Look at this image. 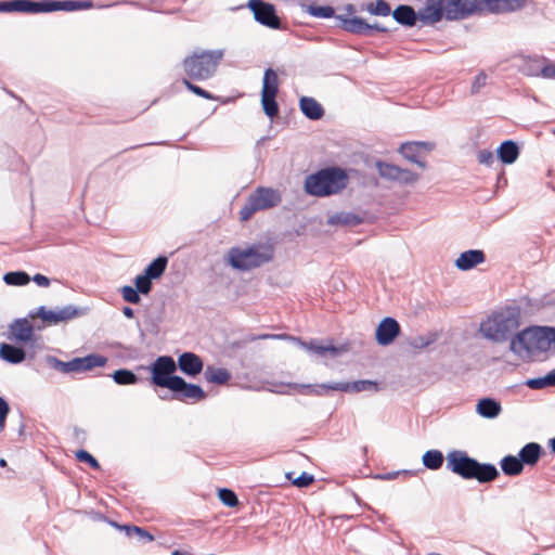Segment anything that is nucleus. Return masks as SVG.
Returning <instances> with one entry per match:
<instances>
[{"mask_svg":"<svg viewBox=\"0 0 555 555\" xmlns=\"http://www.w3.org/2000/svg\"><path fill=\"white\" fill-rule=\"evenodd\" d=\"M444 13L448 20H461L477 12L495 14L521 10L526 0H427Z\"/></svg>","mask_w":555,"mask_h":555,"instance_id":"nucleus-1","label":"nucleus"},{"mask_svg":"<svg viewBox=\"0 0 555 555\" xmlns=\"http://www.w3.org/2000/svg\"><path fill=\"white\" fill-rule=\"evenodd\" d=\"M520 325V309L505 306L494 310L479 325L481 336L492 343L502 344L511 340Z\"/></svg>","mask_w":555,"mask_h":555,"instance_id":"nucleus-2","label":"nucleus"},{"mask_svg":"<svg viewBox=\"0 0 555 555\" xmlns=\"http://www.w3.org/2000/svg\"><path fill=\"white\" fill-rule=\"evenodd\" d=\"M447 468L463 479H476L480 483L491 482L500 475L493 464L479 463L462 450H453L447 454Z\"/></svg>","mask_w":555,"mask_h":555,"instance_id":"nucleus-3","label":"nucleus"},{"mask_svg":"<svg viewBox=\"0 0 555 555\" xmlns=\"http://www.w3.org/2000/svg\"><path fill=\"white\" fill-rule=\"evenodd\" d=\"M274 253V246L270 243H254L244 247H231L227 253L225 260L233 269L250 271L271 262Z\"/></svg>","mask_w":555,"mask_h":555,"instance_id":"nucleus-4","label":"nucleus"},{"mask_svg":"<svg viewBox=\"0 0 555 555\" xmlns=\"http://www.w3.org/2000/svg\"><path fill=\"white\" fill-rule=\"evenodd\" d=\"M348 176L338 167L321 169L306 177L304 189L311 196L326 197L347 188Z\"/></svg>","mask_w":555,"mask_h":555,"instance_id":"nucleus-5","label":"nucleus"},{"mask_svg":"<svg viewBox=\"0 0 555 555\" xmlns=\"http://www.w3.org/2000/svg\"><path fill=\"white\" fill-rule=\"evenodd\" d=\"M546 327L532 326L517 333L509 343V350L518 356L547 351Z\"/></svg>","mask_w":555,"mask_h":555,"instance_id":"nucleus-6","label":"nucleus"},{"mask_svg":"<svg viewBox=\"0 0 555 555\" xmlns=\"http://www.w3.org/2000/svg\"><path fill=\"white\" fill-rule=\"evenodd\" d=\"M288 387L296 389L299 393L308 396H324L328 390L343 391V392H362V391H376L377 384L372 380H357V382H338L327 384H288Z\"/></svg>","mask_w":555,"mask_h":555,"instance_id":"nucleus-7","label":"nucleus"},{"mask_svg":"<svg viewBox=\"0 0 555 555\" xmlns=\"http://www.w3.org/2000/svg\"><path fill=\"white\" fill-rule=\"evenodd\" d=\"M223 57V50L203 51L194 53L183 62L184 70L189 77L196 80L210 78Z\"/></svg>","mask_w":555,"mask_h":555,"instance_id":"nucleus-8","label":"nucleus"},{"mask_svg":"<svg viewBox=\"0 0 555 555\" xmlns=\"http://www.w3.org/2000/svg\"><path fill=\"white\" fill-rule=\"evenodd\" d=\"M282 196L278 190L272 188L259 186L246 199L240 210L242 221L249 220L253 215L260 210H266L278 206Z\"/></svg>","mask_w":555,"mask_h":555,"instance_id":"nucleus-9","label":"nucleus"},{"mask_svg":"<svg viewBox=\"0 0 555 555\" xmlns=\"http://www.w3.org/2000/svg\"><path fill=\"white\" fill-rule=\"evenodd\" d=\"M151 383L157 387L171 389L178 383L177 363L170 356H159L149 367Z\"/></svg>","mask_w":555,"mask_h":555,"instance_id":"nucleus-10","label":"nucleus"},{"mask_svg":"<svg viewBox=\"0 0 555 555\" xmlns=\"http://www.w3.org/2000/svg\"><path fill=\"white\" fill-rule=\"evenodd\" d=\"M82 314V310L76 308L73 305L57 307L55 309H47L44 306H40L37 310L30 311L28 318H39L42 323L47 326L56 325L61 322H67Z\"/></svg>","mask_w":555,"mask_h":555,"instance_id":"nucleus-11","label":"nucleus"},{"mask_svg":"<svg viewBox=\"0 0 555 555\" xmlns=\"http://www.w3.org/2000/svg\"><path fill=\"white\" fill-rule=\"evenodd\" d=\"M337 20L340 21V27L351 34L360 36H370L373 31L387 33L388 28L379 24H369L361 17L357 16H344L337 15Z\"/></svg>","mask_w":555,"mask_h":555,"instance_id":"nucleus-12","label":"nucleus"},{"mask_svg":"<svg viewBox=\"0 0 555 555\" xmlns=\"http://www.w3.org/2000/svg\"><path fill=\"white\" fill-rule=\"evenodd\" d=\"M376 168L379 176L389 181L399 182L401 184H412L418 180V175L411 170L386 162H377Z\"/></svg>","mask_w":555,"mask_h":555,"instance_id":"nucleus-13","label":"nucleus"},{"mask_svg":"<svg viewBox=\"0 0 555 555\" xmlns=\"http://www.w3.org/2000/svg\"><path fill=\"white\" fill-rule=\"evenodd\" d=\"M253 11L255 20L272 29H279L281 26L280 18L275 14L274 5L262 0H250L248 3Z\"/></svg>","mask_w":555,"mask_h":555,"instance_id":"nucleus-14","label":"nucleus"},{"mask_svg":"<svg viewBox=\"0 0 555 555\" xmlns=\"http://www.w3.org/2000/svg\"><path fill=\"white\" fill-rule=\"evenodd\" d=\"M259 339H289L297 345H299L301 348L311 351L319 356H325L326 353H331L332 356H336L338 353V348H336L333 345H321L318 341H310L306 343L302 341L300 338H296L293 336H289L287 334H263L258 336Z\"/></svg>","mask_w":555,"mask_h":555,"instance_id":"nucleus-15","label":"nucleus"},{"mask_svg":"<svg viewBox=\"0 0 555 555\" xmlns=\"http://www.w3.org/2000/svg\"><path fill=\"white\" fill-rule=\"evenodd\" d=\"M170 390L173 392V398L180 401H201L206 398V393L201 386L189 384L181 376L178 377V383Z\"/></svg>","mask_w":555,"mask_h":555,"instance_id":"nucleus-16","label":"nucleus"},{"mask_svg":"<svg viewBox=\"0 0 555 555\" xmlns=\"http://www.w3.org/2000/svg\"><path fill=\"white\" fill-rule=\"evenodd\" d=\"M433 149L431 143L427 142H406L401 144L399 152L402 156L411 163L416 164L421 168L426 167L425 160H423L421 156V152L426 150L430 151Z\"/></svg>","mask_w":555,"mask_h":555,"instance_id":"nucleus-17","label":"nucleus"},{"mask_svg":"<svg viewBox=\"0 0 555 555\" xmlns=\"http://www.w3.org/2000/svg\"><path fill=\"white\" fill-rule=\"evenodd\" d=\"M400 333L399 323L392 318H385L376 328V340L380 346H388Z\"/></svg>","mask_w":555,"mask_h":555,"instance_id":"nucleus-18","label":"nucleus"},{"mask_svg":"<svg viewBox=\"0 0 555 555\" xmlns=\"http://www.w3.org/2000/svg\"><path fill=\"white\" fill-rule=\"evenodd\" d=\"M176 363L177 369L179 367L183 374L192 377L198 375L204 367L201 357L190 351L180 354Z\"/></svg>","mask_w":555,"mask_h":555,"instance_id":"nucleus-19","label":"nucleus"},{"mask_svg":"<svg viewBox=\"0 0 555 555\" xmlns=\"http://www.w3.org/2000/svg\"><path fill=\"white\" fill-rule=\"evenodd\" d=\"M34 336V326L27 318L16 319L9 326L10 339L21 343H28L33 340Z\"/></svg>","mask_w":555,"mask_h":555,"instance_id":"nucleus-20","label":"nucleus"},{"mask_svg":"<svg viewBox=\"0 0 555 555\" xmlns=\"http://www.w3.org/2000/svg\"><path fill=\"white\" fill-rule=\"evenodd\" d=\"M544 56L520 55L517 57V70L527 77H540Z\"/></svg>","mask_w":555,"mask_h":555,"instance_id":"nucleus-21","label":"nucleus"},{"mask_svg":"<svg viewBox=\"0 0 555 555\" xmlns=\"http://www.w3.org/2000/svg\"><path fill=\"white\" fill-rule=\"evenodd\" d=\"M0 12L41 13V1L11 0L0 2Z\"/></svg>","mask_w":555,"mask_h":555,"instance_id":"nucleus-22","label":"nucleus"},{"mask_svg":"<svg viewBox=\"0 0 555 555\" xmlns=\"http://www.w3.org/2000/svg\"><path fill=\"white\" fill-rule=\"evenodd\" d=\"M486 255L480 249H469L461 253L459 258L455 260V266L462 271H468L476 266L485 262Z\"/></svg>","mask_w":555,"mask_h":555,"instance_id":"nucleus-23","label":"nucleus"},{"mask_svg":"<svg viewBox=\"0 0 555 555\" xmlns=\"http://www.w3.org/2000/svg\"><path fill=\"white\" fill-rule=\"evenodd\" d=\"M301 113L311 120H319L324 116L323 106L313 98L301 96L299 100Z\"/></svg>","mask_w":555,"mask_h":555,"instance_id":"nucleus-24","label":"nucleus"},{"mask_svg":"<svg viewBox=\"0 0 555 555\" xmlns=\"http://www.w3.org/2000/svg\"><path fill=\"white\" fill-rule=\"evenodd\" d=\"M542 454V447L537 442H529L525 444L519 453L518 457L522 462V465L533 466L538 463Z\"/></svg>","mask_w":555,"mask_h":555,"instance_id":"nucleus-25","label":"nucleus"},{"mask_svg":"<svg viewBox=\"0 0 555 555\" xmlns=\"http://www.w3.org/2000/svg\"><path fill=\"white\" fill-rule=\"evenodd\" d=\"M391 14L393 20L401 25L412 27L416 24L417 14L410 5L401 4Z\"/></svg>","mask_w":555,"mask_h":555,"instance_id":"nucleus-26","label":"nucleus"},{"mask_svg":"<svg viewBox=\"0 0 555 555\" xmlns=\"http://www.w3.org/2000/svg\"><path fill=\"white\" fill-rule=\"evenodd\" d=\"M78 0H65V1H53L43 0L41 1V13L54 12V11H66L73 12L79 10Z\"/></svg>","mask_w":555,"mask_h":555,"instance_id":"nucleus-27","label":"nucleus"},{"mask_svg":"<svg viewBox=\"0 0 555 555\" xmlns=\"http://www.w3.org/2000/svg\"><path fill=\"white\" fill-rule=\"evenodd\" d=\"M476 410L482 417L494 418L501 413L502 406L500 402L494 399L483 398L478 401Z\"/></svg>","mask_w":555,"mask_h":555,"instance_id":"nucleus-28","label":"nucleus"},{"mask_svg":"<svg viewBox=\"0 0 555 555\" xmlns=\"http://www.w3.org/2000/svg\"><path fill=\"white\" fill-rule=\"evenodd\" d=\"M519 156L518 145L512 141H504L498 149V157L504 164H513Z\"/></svg>","mask_w":555,"mask_h":555,"instance_id":"nucleus-29","label":"nucleus"},{"mask_svg":"<svg viewBox=\"0 0 555 555\" xmlns=\"http://www.w3.org/2000/svg\"><path fill=\"white\" fill-rule=\"evenodd\" d=\"M46 362L50 367L63 374L79 373L77 358L64 362L54 356H47Z\"/></svg>","mask_w":555,"mask_h":555,"instance_id":"nucleus-30","label":"nucleus"},{"mask_svg":"<svg viewBox=\"0 0 555 555\" xmlns=\"http://www.w3.org/2000/svg\"><path fill=\"white\" fill-rule=\"evenodd\" d=\"M0 358L9 363L18 364L24 361L25 351L16 346L2 344L0 346Z\"/></svg>","mask_w":555,"mask_h":555,"instance_id":"nucleus-31","label":"nucleus"},{"mask_svg":"<svg viewBox=\"0 0 555 555\" xmlns=\"http://www.w3.org/2000/svg\"><path fill=\"white\" fill-rule=\"evenodd\" d=\"M416 14L417 18H420L424 24H434L439 22L444 13L440 11V8H437L433 3H428L426 0V4Z\"/></svg>","mask_w":555,"mask_h":555,"instance_id":"nucleus-32","label":"nucleus"},{"mask_svg":"<svg viewBox=\"0 0 555 555\" xmlns=\"http://www.w3.org/2000/svg\"><path fill=\"white\" fill-rule=\"evenodd\" d=\"M79 373L91 371L94 367L104 366L107 358L101 354L91 353L86 357L77 358Z\"/></svg>","mask_w":555,"mask_h":555,"instance_id":"nucleus-33","label":"nucleus"},{"mask_svg":"<svg viewBox=\"0 0 555 555\" xmlns=\"http://www.w3.org/2000/svg\"><path fill=\"white\" fill-rule=\"evenodd\" d=\"M362 219L352 212L341 211L336 212L328 217L327 224L330 225H358Z\"/></svg>","mask_w":555,"mask_h":555,"instance_id":"nucleus-34","label":"nucleus"},{"mask_svg":"<svg viewBox=\"0 0 555 555\" xmlns=\"http://www.w3.org/2000/svg\"><path fill=\"white\" fill-rule=\"evenodd\" d=\"M501 468L507 476H518L524 470L522 462L514 455H506L501 460Z\"/></svg>","mask_w":555,"mask_h":555,"instance_id":"nucleus-35","label":"nucleus"},{"mask_svg":"<svg viewBox=\"0 0 555 555\" xmlns=\"http://www.w3.org/2000/svg\"><path fill=\"white\" fill-rule=\"evenodd\" d=\"M205 378L211 384L223 385L229 382L231 374L223 367L207 366Z\"/></svg>","mask_w":555,"mask_h":555,"instance_id":"nucleus-36","label":"nucleus"},{"mask_svg":"<svg viewBox=\"0 0 555 555\" xmlns=\"http://www.w3.org/2000/svg\"><path fill=\"white\" fill-rule=\"evenodd\" d=\"M279 91V79L272 68L264 72L261 94L276 95Z\"/></svg>","mask_w":555,"mask_h":555,"instance_id":"nucleus-37","label":"nucleus"},{"mask_svg":"<svg viewBox=\"0 0 555 555\" xmlns=\"http://www.w3.org/2000/svg\"><path fill=\"white\" fill-rule=\"evenodd\" d=\"M443 460V454L439 450H428L423 454L422 457L423 465L431 470L441 468Z\"/></svg>","mask_w":555,"mask_h":555,"instance_id":"nucleus-38","label":"nucleus"},{"mask_svg":"<svg viewBox=\"0 0 555 555\" xmlns=\"http://www.w3.org/2000/svg\"><path fill=\"white\" fill-rule=\"evenodd\" d=\"M168 259L165 256H159L153 260L144 270V274L150 279H158L166 270Z\"/></svg>","mask_w":555,"mask_h":555,"instance_id":"nucleus-39","label":"nucleus"},{"mask_svg":"<svg viewBox=\"0 0 555 555\" xmlns=\"http://www.w3.org/2000/svg\"><path fill=\"white\" fill-rule=\"evenodd\" d=\"M362 10L376 16H389L391 14L390 4L385 0H375L362 7Z\"/></svg>","mask_w":555,"mask_h":555,"instance_id":"nucleus-40","label":"nucleus"},{"mask_svg":"<svg viewBox=\"0 0 555 555\" xmlns=\"http://www.w3.org/2000/svg\"><path fill=\"white\" fill-rule=\"evenodd\" d=\"M114 382L118 385H134L138 383V376L130 370L120 369L112 375Z\"/></svg>","mask_w":555,"mask_h":555,"instance_id":"nucleus-41","label":"nucleus"},{"mask_svg":"<svg viewBox=\"0 0 555 555\" xmlns=\"http://www.w3.org/2000/svg\"><path fill=\"white\" fill-rule=\"evenodd\" d=\"M3 281L8 285L22 286L30 282V276L24 271H13L5 273Z\"/></svg>","mask_w":555,"mask_h":555,"instance_id":"nucleus-42","label":"nucleus"},{"mask_svg":"<svg viewBox=\"0 0 555 555\" xmlns=\"http://www.w3.org/2000/svg\"><path fill=\"white\" fill-rule=\"evenodd\" d=\"M276 95L261 94V104L266 115L273 118L279 113V105L275 101Z\"/></svg>","mask_w":555,"mask_h":555,"instance_id":"nucleus-43","label":"nucleus"},{"mask_svg":"<svg viewBox=\"0 0 555 555\" xmlns=\"http://www.w3.org/2000/svg\"><path fill=\"white\" fill-rule=\"evenodd\" d=\"M307 12L310 15H312L314 17H319V18H330V17H333L335 14V11L331 5L310 4L307 8Z\"/></svg>","mask_w":555,"mask_h":555,"instance_id":"nucleus-44","label":"nucleus"},{"mask_svg":"<svg viewBox=\"0 0 555 555\" xmlns=\"http://www.w3.org/2000/svg\"><path fill=\"white\" fill-rule=\"evenodd\" d=\"M219 499L224 505L229 507H235L240 503L237 495L234 493V491L227 488L219 490Z\"/></svg>","mask_w":555,"mask_h":555,"instance_id":"nucleus-45","label":"nucleus"},{"mask_svg":"<svg viewBox=\"0 0 555 555\" xmlns=\"http://www.w3.org/2000/svg\"><path fill=\"white\" fill-rule=\"evenodd\" d=\"M135 289L143 295H146L152 289V279L145 274L138 275L134 280Z\"/></svg>","mask_w":555,"mask_h":555,"instance_id":"nucleus-46","label":"nucleus"},{"mask_svg":"<svg viewBox=\"0 0 555 555\" xmlns=\"http://www.w3.org/2000/svg\"><path fill=\"white\" fill-rule=\"evenodd\" d=\"M125 301L129 304H139L141 301L140 293L132 286L126 285L120 289Z\"/></svg>","mask_w":555,"mask_h":555,"instance_id":"nucleus-47","label":"nucleus"},{"mask_svg":"<svg viewBox=\"0 0 555 555\" xmlns=\"http://www.w3.org/2000/svg\"><path fill=\"white\" fill-rule=\"evenodd\" d=\"M76 459L80 462L89 464L94 469L100 468L98 460L86 450H78L76 452Z\"/></svg>","mask_w":555,"mask_h":555,"instance_id":"nucleus-48","label":"nucleus"},{"mask_svg":"<svg viewBox=\"0 0 555 555\" xmlns=\"http://www.w3.org/2000/svg\"><path fill=\"white\" fill-rule=\"evenodd\" d=\"M488 76L485 72H480L474 79L470 88L472 94H477L487 85Z\"/></svg>","mask_w":555,"mask_h":555,"instance_id":"nucleus-49","label":"nucleus"},{"mask_svg":"<svg viewBox=\"0 0 555 555\" xmlns=\"http://www.w3.org/2000/svg\"><path fill=\"white\" fill-rule=\"evenodd\" d=\"M540 77L555 79V64L550 62L546 57H544Z\"/></svg>","mask_w":555,"mask_h":555,"instance_id":"nucleus-50","label":"nucleus"},{"mask_svg":"<svg viewBox=\"0 0 555 555\" xmlns=\"http://www.w3.org/2000/svg\"><path fill=\"white\" fill-rule=\"evenodd\" d=\"M183 83L185 85L188 90L195 93L196 95L202 96L204 99H208V100L214 99V96L209 92H207L206 90L202 89L201 87L190 82L188 79H183Z\"/></svg>","mask_w":555,"mask_h":555,"instance_id":"nucleus-51","label":"nucleus"},{"mask_svg":"<svg viewBox=\"0 0 555 555\" xmlns=\"http://www.w3.org/2000/svg\"><path fill=\"white\" fill-rule=\"evenodd\" d=\"M9 413V403L0 396V433H2L5 428V421Z\"/></svg>","mask_w":555,"mask_h":555,"instance_id":"nucleus-52","label":"nucleus"},{"mask_svg":"<svg viewBox=\"0 0 555 555\" xmlns=\"http://www.w3.org/2000/svg\"><path fill=\"white\" fill-rule=\"evenodd\" d=\"M314 478L312 475L304 472L299 477L293 480V485L298 488L308 487L313 482Z\"/></svg>","mask_w":555,"mask_h":555,"instance_id":"nucleus-53","label":"nucleus"},{"mask_svg":"<svg viewBox=\"0 0 555 555\" xmlns=\"http://www.w3.org/2000/svg\"><path fill=\"white\" fill-rule=\"evenodd\" d=\"M477 158L480 164L486 166H491L494 162L493 153L488 150L479 151Z\"/></svg>","mask_w":555,"mask_h":555,"instance_id":"nucleus-54","label":"nucleus"},{"mask_svg":"<svg viewBox=\"0 0 555 555\" xmlns=\"http://www.w3.org/2000/svg\"><path fill=\"white\" fill-rule=\"evenodd\" d=\"M526 385L531 389H542L548 387L546 377L530 378L526 382Z\"/></svg>","mask_w":555,"mask_h":555,"instance_id":"nucleus-55","label":"nucleus"},{"mask_svg":"<svg viewBox=\"0 0 555 555\" xmlns=\"http://www.w3.org/2000/svg\"><path fill=\"white\" fill-rule=\"evenodd\" d=\"M131 530L134 531V534L139 538V540H145L147 542H152L154 537L140 527H133Z\"/></svg>","mask_w":555,"mask_h":555,"instance_id":"nucleus-56","label":"nucleus"},{"mask_svg":"<svg viewBox=\"0 0 555 555\" xmlns=\"http://www.w3.org/2000/svg\"><path fill=\"white\" fill-rule=\"evenodd\" d=\"M33 281L41 287H48L50 285V280L40 273L34 275Z\"/></svg>","mask_w":555,"mask_h":555,"instance_id":"nucleus-57","label":"nucleus"},{"mask_svg":"<svg viewBox=\"0 0 555 555\" xmlns=\"http://www.w3.org/2000/svg\"><path fill=\"white\" fill-rule=\"evenodd\" d=\"M546 337H547V350L551 348L553 344L555 347V327H546Z\"/></svg>","mask_w":555,"mask_h":555,"instance_id":"nucleus-58","label":"nucleus"},{"mask_svg":"<svg viewBox=\"0 0 555 555\" xmlns=\"http://www.w3.org/2000/svg\"><path fill=\"white\" fill-rule=\"evenodd\" d=\"M113 525H114L115 527H117V528L121 529V530H125V532H126V534H127L128 537H132V535L134 534V531H133V530H131L134 526H127V525L119 526V525H117V524H115V522H113Z\"/></svg>","mask_w":555,"mask_h":555,"instance_id":"nucleus-59","label":"nucleus"},{"mask_svg":"<svg viewBox=\"0 0 555 555\" xmlns=\"http://www.w3.org/2000/svg\"><path fill=\"white\" fill-rule=\"evenodd\" d=\"M546 382L548 384V387L555 386V369L548 372L546 375Z\"/></svg>","mask_w":555,"mask_h":555,"instance_id":"nucleus-60","label":"nucleus"},{"mask_svg":"<svg viewBox=\"0 0 555 555\" xmlns=\"http://www.w3.org/2000/svg\"><path fill=\"white\" fill-rule=\"evenodd\" d=\"M122 313H124V315H125L126 318H128V319H132V318H133V315H134L133 309H132V308H130V307H124V308H122Z\"/></svg>","mask_w":555,"mask_h":555,"instance_id":"nucleus-61","label":"nucleus"},{"mask_svg":"<svg viewBox=\"0 0 555 555\" xmlns=\"http://www.w3.org/2000/svg\"><path fill=\"white\" fill-rule=\"evenodd\" d=\"M398 474L399 473H388V474L378 476V478L382 480H391V479L396 478Z\"/></svg>","mask_w":555,"mask_h":555,"instance_id":"nucleus-62","label":"nucleus"},{"mask_svg":"<svg viewBox=\"0 0 555 555\" xmlns=\"http://www.w3.org/2000/svg\"><path fill=\"white\" fill-rule=\"evenodd\" d=\"M79 10L90 9L92 7L91 1H79Z\"/></svg>","mask_w":555,"mask_h":555,"instance_id":"nucleus-63","label":"nucleus"},{"mask_svg":"<svg viewBox=\"0 0 555 555\" xmlns=\"http://www.w3.org/2000/svg\"><path fill=\"white\" fill-rule=\"evenodd\" d=\"M345 11L347 12V14L352 15L353 13H356V8L353 4L349 3L345 7Z\"/></svg>","mask_w":555,"mask_h":555,"instance_id":"nucleus-64","label":"nucleus"}]
</instances>
